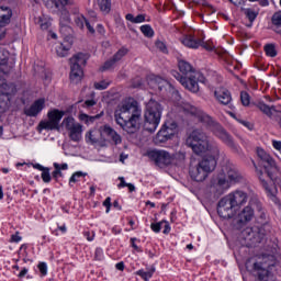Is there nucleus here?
Wrapping results in <instances>:
<instances>
[{
	"label": "nucleus",
	"instance_id": "f257e3e1",
	"mask_svg": "<svg viewBox=\"0 0 281 281\" xmlns=\"http://www.w3.org/2000/svg\"><path fill=\"white\" fill-rule=\"evenodd\" d=\"M186 145L193 150L194 155H203L206 153L199 164L209 171V175L216 170L218 157H221V149L216 143L210 140V136H207L203 130H193L188 135Z\"/></svg>",
	"mask_w": 281,
	"mask_h": 281
},
{
	"label": "nucleus",
	"instance_id": "f03ea898",
	"mask_svg": "<svg viewBox=\"0 0 281 281\" xmlns=\"http://www.w3.org/2000/svg\"><path fill=\"white\" fill-rule=\"evenodd\" d=\"M183 111L184 113H189L190 115L198 117L199 122L207 126V128H210V131H212V133H214V135L218 137L223 144L228 146V148H232L235 153H237V155H243V149L240 146L234 143L232 135H229V133H227V131H225L221 124L214 121L212 116L207 115V113L201 111V109L192 105L191 103H184Z\"/></svg>",
	"mask_w": 281,
	"mask_h": 281
},
{
	"label": "nucleus",
	"instance_id": "7ed1b4c3",
	"mask_svg": "<svg viewBox=\"0 0 281 281\" xmlns=\"http://www.w3.org/2000/svg\"><path fill=\"white\" fill-rule=\"evenodd\" d=\"M251 199V195L241 190H236L223 196L217 203V214L220 218L229 221L234 218L237 212Z\"/></svg>",
	"mask_w": 281,
	"mask_h": 281
},
{
	"label": "nucleus",
	"instance_id": "20e7f679",
	"mask_svg": "<svg viewBox=\"0 0 281 281\" xmlns=\"http://www.w3.org/2000/svg\"><path fill=\"white\" fill-rule=\"evenodd\" d=\"M177 70L172 71V76L180 81L184 89H188L192 93H199V82H203L205 77L193 69L192 65L186 60H179Z\"/></svg>",
	"mask_w": 281,
	"mask_h": 281
},
{
	"label": "nucleus",
	"instance_id": "39448f33",
	"mask_svg": "<svg viewBox=\"0 0 281 281\" xmlns=\"http://www.w3.org/2000/svg\"><path fill=\"white\" fill-rule=\"evenodd\" d=\"M278 265L281 267V256L276 258L274 255L262 252L257 257L252 268L254 271H257L259 281H276V277H273V272L271 271H273Z\"/></svg>",
	"mask_w": 281,
	"mask_h": 281
},
{
	"label": "nucleus",
	"instance_id": "423d86ee",
	"mask_svg": "<svg viewBox=\"0 0 281 281\" xmlns=\"http://www.w3.org/2000/svg\"><path fill=\"white\" fill-rule=\"evenodd\" d=\"M162 112L164 106H161V104L155 99H150L146 104L144 114V130L148 133H155V131H157V126H159V122H161Z\"/></svg>",
	"mask_w": 281,
	"mask_h": 281
},
{
	"label": "nucleus",
	"instance_id": "0eeeda50",
	"mask_svg": "<svg viewBox=\"0 0 281 281\" xmlns=\"http://www.w3.org/2000/svg\"><path fill=\"white\" fill-rule=\"evenodd\" d=\"M254 210L260 212L262 210V204L260 203V200H258V195L252 193L248 206H245L238 216L234 220L237 225V229H240L243 225H246V223H249L254 220Z\"/></svg>",
	"mask_w": 281,
	"mask_h": 281
},
{
	"label": "nucleus",
	"instance_id": "6e6552de",
	"mask_svg": "<svg viewBox=\"0 0 281 281\" xmlns=\"http://www.w3.org/2000/svg\"><path fill=\"white\" fill-rule=\"evenodd\" d=\"M70 81L74 85H78L82 80V76H85V71L82 67L87 65V60H89V54L87 53H77L70 59Z\"/></svg>",
	"mask_w": 281,
	"mask_h": 281
},
{
	"label": "nucleus",
	"instance_id": "1a4fd4ad",
	"mask_svg": "<svg viewBox=\"0 0 281 281\" xmlns=\"http://www.w3.org/2000/svg\"><path fill=\"white\" fill-rule=\"evenodd\" d=\"M114 117L123 120H128L131 117L142 119V108H139V103L135 100L125 102L122 106L115 110Z\"/></svg>",
	"mask_w": 281,
	"mask_h": 281
},
{
	"label": "nucleus",
	"instance_id": "9d476101",
	"mask_svg": "<svg viewBox=\"0 0 281 281\" xmlns=\"http://www.w3.org/2000/svg\"><path fill=\"white\" fill-rule=\"evenodd\" d=\"M47 121H41L37 131H60V120L65 117V111L58 109L50 110L47 113Z\"/></svg>",
	"mask_w": 281,
	"mask_h": 281
},
{
	"label": "nucleus",
	"instance_id": "9b49d317",
	"mask_svg": "<svg viewBox=\"0 0 281 281\" xmlns=\"http://www.w3.org/2000/svg\"><path fill=\"white\" fill-rule=\"evenodd\" d=\"M257 155L259 159H261V166H263L265 172L270 180V183H273V181L278 179V172H280L278 165H276V160H273L272 157L261 148L257 149Z\"/></svg>",
	"mask_w": 281,
	"mask_h": 281
},
{
	"label": "nucleus",
	"instance_id": "f8f14e48",
	"mask_svg": "<svg viewBox=\"0 0 281 281\" xmlns=\"http://www.w3.org/2000/svg\"><path fill=\"white\" fill-rule=\"evenodd\" d=\"M61 126L68 131V137L71 142H80L82 139V124L76 122L72 116L65 117Z\"/></svg>",
	"mask_w": 281,
	"mask_h": 281
},
{
	"label": "nucleus",
	"instance_id": "ddd939ff",
	"mask_svg": "<svg viewBox=\"0 0 281 281\" xmlns=\"http://www.w3.org/2000/svg\"><path fill=\"white\" fill-rule=\"evenodd\" d=\"M177 135V123L168 122L162 125L160 131L157 133L155 137L156 144H166L168 139H172Z\"/></svg>",
	"mask_w": 281,
	"mask_h": 281
},
{
	"label": "nucleus",
	"instance_id": "4468645a",
	"mask_svg": "<svg viewBox=\"0 0 281 281\" xmlns=\"http://www.w3.org/2000/svg\"><path fill=\"white\" fill-rule=\"evenodd\" d=\"M147 156L159 168H165V166H170V164H172V156L166 150L154 149L148 151Z\"/></svg>",
	"mask_w": 281,
	"mask_h": 281
},
{
	"label": "nucleus",
	"instance_id": "2eb2a0df",
	"mask_svg": "<svg viewBox=\"0 0 281 281\" xmlns=\"http://www.w3.org/2000/svg\"><path fill=\"white\" fill-rule=\"evenodd\" d=\"M87 144H91L92 146H100V148H106L109 145L106 144V139L102 137V130H90L86 134Z\"/></svg>",
	"mask_w": 281,
	"mask_h": 281
},
{
	"label": "nucleus",
	"instance_id": "dca6fc26",
	"mask_svg": "<svg viewBox=\"0 0 281 281\" xmlns=\"http://www.w3.org/2000/svg\"><path fill=\"white\" fill-rule=\"evenodd\" d=\"M136 116H133L131 119H115L116 124L123 128V131H126V133L133 134L137 133L139 131V122H142V119H135Z\"/></svg>",
	"mask_w": 281,
	"mask_h": 281
},
{
	"label": "nucleus",
	"instance_id": "f3484780",
	"mask_svg": "<svg viewBox=\"0 0 281 281\" xmlns=\"http://www.w3.org/2000/svg\"><path fill=\"white\" fill-rule=\"evenodd\" d=\"M212 188H214L215 192L221 196V194H225V192H227L228 188H232V184L225 173H220L214 179Z\"/></svg>",
	"mask_w": 281,
	"mask_h": 281
},
{
	"label": "nucleus",
	"instance_id": "a211bd4d",
	"mask_svg": "<svg viewBox=\"0 0 281 281\" xmlns=\"http://www.w3.org/2000/svg\"><path fill=\"white\" fill-rule=\"evenodd\" d=\"M189 175L193 181H205L210 177L209 171L205 168H202V165L199 162L196 166L191 167Z\"/></svg>",
	"mask_w": 281,
	"mask_h": 281
},
{
	"label": "nucleus",
	"instance_id": "6ab92c4d",
	"mask_svg": "<svg viewBox=\"0 0 281 281\" xmlns=\"http://www.w3.org/2000/svg\"><path fill=\"white\" fill-rule=\"evenodd\" d=\"M101 135L102 137H109L115 146L122 144V136H120V134H117L110 125L101 126Z\"/></svg>",
	"mask_w": 281,
	"mask_h": 281
},
{
	"label": "nucleus",
	"instance_id": "aec40b11",
	"mask_svg": "<svg viewBox=\"0 0 281 281\" xmlns=\"http://www.w3.org/2000/svg\"><path fill=\"white\" fill-rule=\"evenodd\" d=\"M225 176L231 186L232 183H243L245 181V177H243V173L236 167H227Z\"/></svg>",
	"mask_w": 281,
	"mask_h": 281
},
{
	"label": "nucleus",
	"instance_id": "412c9836",
	"mask_svg": "<svg viewBox=\"0 0 281 281\" xmlns=\"http://www.w3.org/2000/svg\"><path fill=\"white\" fill-rule=\"evenodd\" d=\"M45 109V100L38 99L36 100L30 108L24 109V113L27 117H36L41 111Z\"/></svg>",
	"mask_w": 281,
	"mask_h": 281
},
{
	"label": "nucleus",
	"instance_id": "4be33fe9",
	"mask_svg": "<svg viewBox=\"0 0 281 281\" xmlns=\"http://www.w3.org/2000/svg\"><path fill=\"white\" fill-rule=\"evenodd\" d=\"M244 240L251 243V245H258L260 243V237H258V232L255 227H247L241 232Z\"/></svg>",
	"mask_w": 281,
	"mask_h": 281
},
{
	"label": "nucleus",
	"instance_id": "5701e85b",
	"mask_svg": "<svg viewBox=\"0 0 281 281\" xmlns=\"http://www.w3.org/2000/svg\"><path fill=\"white\" fill-rule=\"evenodd\" d=\"M10 53L3 48H0V72L8 75L12 71V66L8 65Z\"/></svg>",
	"mask_w": 281,
	"mask_h": 281
},
{
	"label": "nucleus",
	"instance_id": "b1692460",
	"mask_svg": "<svg viewBox=\"0 0 281 281\" xmlns=\"http://www.w3.org/2000/svg\"><path fill=\"white\" fill-rule=\"evenodd\" d=\"M214 95L220 104L227 105L232 102V93L227 88H218L215 90Z\"/></svg>",
	"mask_w": 281,
	"mask_h": 281
},
{
	"label": "nucleus",
	"instance_id": "393cba45",
	"mask_svg": "<svg viewBox=\"0 0 281 281\" xmlns=\"http://www.w3.org/2000/svg\"><path fill=\"white\" fill-rule=\"evenodd\" d=\"M257 109H259V111H261V113H265V115H267L268 117H272L273 112L281 113V105L269 106V105H267V103H265L262 101H259L257 103Z\"/></svg>",
	"mask_w": 281,
	"mask_h": 281
},
{
	"label": "nucleus",
	"instance_id": "a878e982",
	"mask_svg": "<svg viewBox=\"0 0 281 281\" xmlns=\"http://www.w3.org/2000/svg\"><path fill=\"white\" fill-rule=\"evenodd\" d=\"M149 87L153 89H158L159 91H164V89L170 88V82L161 77H154L148 81Z\"/></svg>",
	"mask_w": 281,
	"mask_h": 281
},
{
	"label": "nucleus",
	"instance_id": "bb28decb",
	"mask_svg": "<svg viewBox=\"0 0 281 281\" xmlns=\"http://www.w3.org/2000/svg\"><path fill=\"white\" fill-rule=\"evenodd\" d=\"M10 21H12V9L10 7H0V27L10 25Z\"/></svg>",
	"mask_w": 281,
	"mask_h": 281
},
{
	"label": "nucleus",
	"instance_id": "cd10ccee",
	"mask_svg": "<svg viewBox=\"0 0 281 281\" xmlns=\"http://www.w3.org/2000/svg\"><path fill=\"white\" fill-rule=\"evenodd\" d=\"M12 93H14V88L12 91H7L0 93V113H5L7 109H10V98H12Z\"/></svg>",
	"mask_w": 281,
	"mask_h": 281
},
{
	"label": "nucleus",
	"instance_id": "c85d7f7f",
	"mask_svg": "<svg viewBox=\"0 0 281 281\" xmlns=\"http://www.w3.org/2000/svg\"><path fill=\"white\" fill-rule=\"evenodd\" d=\"M75 23H76L77 27H80V30H83L85 25H86V27L90 32V34H95V29L92 27L91 23H89V20L87 18H85L83 15H78L75 19Z\"/></svg>",
	"mask_w": 281,
	"mask_h": 281
},
{
	"label": "nucleus",
	"instance_id": "c756f323",
	"mask_svg": "<svg viewBox=\"0 0 281 281\" xmlns=\"http://www.w3.org/2000/svg\"><path fill=\"white\" fill-rule=\"evenodd\" d=\"M182 45L190 49H199L201 47V40H195L192 35H187L181 40Z\"/></svg>",
	"mask_w": 281,
	"mask_h": 281
},
{
	"label": "nucleus",
	"instance_id": "7c9ffc66",
	"mask_svg": "<svg viewBox=\"0 0 281 281\" xmlns=\"http://www.w3.org/2000/svg\"><path fill=\"white\" fill-rule=\"evenodd\" d=\"M44 4L48 9L56 8L57 10H60L65 8V5H69V0H43Z\"/></svg>",
	"mask_w": 281,
	"mask_h": 281
},
{
	"label": "nucleus",
	"instance_id": "2f4dec72",
	"mask_svg": "<svg viewBox=\"0 0 281 281\" xmlns=\"http://www.w3.org/2000/svg\"><path fill=\"white\" fill-rule=\"evenodd\" d=\"M155 271H157L155 266H150L146 267V270L140 269L136 271V276H139L144 281H148L150 278H153V276H155Z\"/></svg>",
	"mask_w": 281,
	"mask_h": 281
},
{
	"label": "nucleus",
	"instance_id": "473e14b6",
	"mask_svg": "<svg viewBox=\"0 0 281 281\" xmlns=\"http://www.w3.org/2000/svg\"><path fill=\"white\" fill-rule=\"evenodd\" d=\"M256 232L259 243H262L265 236L271 232V225H269V223H263L261 226H256Z\"/></svg>",
	"mask_w": 281,
	"mask_h": 281
},
{
	"label": "nucleus",
	"instance_id": "72a5a7b5",
	"mask_svg": "<svg viewBox=\"0 0 281 281\" xmlns=\"http://www.w3.org/2000/svg\"><path fill=\"white\" fill-rule=\"evenodd\" d=\"M272 25H273V30L277 34H280L281 36V11L279 12H276L273 15H272Z\"/></svg>",
	"mask_w": 281,
	"mask_h": 281
},
{
	"label": "nucleus",
	"instance_id": "f704fd0d",
	"mask_svg": "<svg viewBox=\"0 0 281 281\" xmlns=\"http://www.w3.org/2000/svg\"><path fill=\"white\" fill-rule=\"evenodd\" d=\"M102 117V114H97L94 116H89L88 114L81 113L79 114V120L81 122H85V124H93L95 120H100Z\"/></svg>",
	"mask_w": 281,
	"mask_h": 281
},
{
	"label": "nucleus",
	"instance_id": "c9c22d12",
	"mask_svg": "<svg viewBox=\"0 0 281 281\" xmlns=\"http://www.w3.org/2000/svg\"><path fill=\"white\" fill-rule=\"evenodd\" d=\"M37 25H40L41 30H49V27H52V20L45 15L40 16L37 19Z\"/></svg>",
	"mask_w": 281,
	"mask_h": 281
},
{
	"label": "nucleus",
	"instance_id": "e433bc0d",
	"mask_svg": "<svg viewBox=\"0 0 281 281\" xmlns=\"http://www.w3.org/2000/svg\"><path fill=\"white\" fill-rule=\"evenodd\" d=\"M98 5L103 14H109V12H111V0H98Z\"/></svg>",
	"mask_w": 281,
	"mask_h": 281
},
{
	"label": "nucleus",
	"instance_id": "4c0bfd02",
	"mask_svg": "<svg viewBox=\"0 0 281 281\" xmlns=\"http://www.w3.org/2000/svg\"><path fill=\"white\" fill-rule=\"evenodd\" d=\"M69 49H70L69 46H65L64 44H59L56 47V54H57V56H59V58H65L66 56L69 55Z\"/></svg>",
	"mask_w": 281,
	"mask_h": 281
},
{
	"label": "nucleus",
	"instance_id": "58836bf2",
	"mask_svg": "<svg viewBox=\"0 0 281 281\" xmlns=\"http://www.w3.org/2000/svg\"><path fill=\"white\" fill-rule=\"evenodd\" d=\"M241 11L247 16L248 21H250V23L256 21L258 16V12L254 11L252 9H245V8H241Z\"/></svg>",
	"mask_w": 281,
	"mask_h": 281
},
{
	"label": "nucleus",
	"instance_id": "ea45409f",
	"mask_svg": "<svg viewBox=\"0 0 281 281\" xmlns=\"http://www.w3.org/2000/svg\"><path fill=\"white\" fill-rule=\"evenodd\" d=\"M140 32L147 38H153V36H155V31H153V27L148 24H145V25L140 26Z\"/></svg>",
	"mask_w": 281,
	"mask_h": 281
},
{
	"label": "nucleus",
	"instance_id": "a19ab883",
	"mask_svg": "<svg viewBox=\"0 0 281 281\" xmlns=\"http://www.w3.org/2000/svg\"><path fill=\"white\" fill-rule=\"evenodd\" d=\"M265 52L267 56H270V58H276V56H278V52L276 50V45L273 44H267L265 46Z\"/></svg>",
	"mask_w": 281,
	"mask_h": 281
},
{
	"label": "nucleus",
	"instance_id": "79ce46f5",
	"mask_svg": "<svg viewBox=\"0 0 281 281\" xmlns=\"http://www.w3.org/2000/svg\"><path fill=\"white\" fill-rule=\"evenodd\" d=\"M128 54V49L127 48H121L119 49L115 55L113 56V59L119 63V60L121 58H124V56H126Z\"/></svg>",
	"mask_w": 281,
	"mask_h": 281
},
{
	"label": "nucleus",
	"instance_id": "37998d69",
	"mask_svg": "<svg viewBox=\"0 0 281 281\" xmlns=\"http://www.w3.org/2000/svg\"><path fill=\"white\" fill-rule=\"evenodd\" d=\"M81 177H87V173L82 172V171H77L75 172L70 179H69V183H78V179H80Z\"/></svg>",
	"mask_w": 281,
	"mask_h": 281
},
{
	"label": "nucleus",
	"instance_id": "c03bdc74",
	"mask_svg": "<svg viewBox=\"0 0 281 281\" xmlns=\"http://www.w3.org/2000/svg\"><path fill=\"white\" fill-rule=\"evenodd\" d=\"M240 100H241V104L244 106H249V103L251 102L249 93L241 91L240 93Z\"/></svg>",
	"mask_w": 281,
	"mask_h": 281
},
{
	"label": "nucleus",
	"instance_id": "a18cd8bd",
	"mask_svg": "<svg viewBox=\"0 0 281 281\" xmlns=\"http://www.w3.org/2000/svg\"><path fill=\"white\" fill-rule=\"evenodd\" d=\"M69 23V12H67V10H64L61 12V22L60 25H63L64 27H68L67 24Z\"/></svg>",
	"mask_w": 281,
	"mask_h": 281
},
{
	"label": "nucleus",
	"instance_id": "49530a36",
	"mask_svg": "<svg viewBox=\"0 0 281 281\" xmlns=\"http://www.w3.org/2000/svg\"><path fill=\"white\" fill-rule=\"evenodd\" d=\"M115 63H117L113 57L105 61L104 65L102 66V71H106V69H112V67L115 66Z\"/></svg>",
	"mask_w": 281,
	"mask_h": 281
},
{
	"label": "nucleus",
	"instance_id": "de8ad7c7",
	"mask_svg": "<svg viewBox=\"0 0 281 281\" xmlns=\"http://www.w3.org/2000/svg\"><path fill=\"white\" fill-rule=\"evenodd\" d=\"M109 88V82L105 80L100 81V82H94V89H98L99 91H104V89Z\"/></svg>",
	"mask_w": 281,
	"mask_h": 281
},
{
	"label": "nucleus",
	"instance_id": "09e8293b",
	"mask_svg": "<svg viewBox=\"0 0 281 281\" xmlns=\"http://www.w3.org/2000/svg\"><path fill=\"white\" fill-rule=\"evenodd\" d=\"M54 168L55 170L53 171V178L58 179V177H63V172L60 171V165L55 162Z\"/></svg>",
	"mask_w": 281,
	"mask_h": 281
},
{
	"label": "nucleus",
	"instance_id": "8fccbe9b",
	"mask_svg": "<svg viewBox=\"0 0 281 281\" xmlns=\"http://www.w3.org/2000/svg\"><path fill=\"white\" fill-rule=\"evenodd\" d=\"M42 179H43L44 183H49V181H52V176L49 175V168H46L42 172Z\"/></svg>",
	"mask_w": 281,
	"mask_h": 281
},
{
	"label": "nucleus",
	"instance_id": "3c124183",
	"mask_svg": "<svg viewBox=\"0 0 281 281\" xmlns=\"http://www.w3.org/2000/svg\"><path fill=\"white\" fill-rule=\"evenodd\" d=\"M94 260H104V251L102 250V248H95Z\"/></svg>",
	"mask_w": 281,
	"mask_h": 281
},
{
	"label": "nucleus",
	"instance_id": "603ef678",
	"mask_svg": "<svg viewBox=\"0 0 281 281\" xmlns=\"http://www.w3.org/2000/svg\"><path fill=\"white\" fill-rule=\"evenodd\" d=\"M37 269H40V272L42 276H47V263L46 262H40L37 265Z\"/></svg>",
	"mask_w": 281,
	"mask_h": 281
},
{
	"label": "nucleus",
	"instance_id": "864d4df0",
	"mask_svg": "<svg viewBox=\"0 0 281 281\" xmlns=\"http://www.w3.org/2000/svg\"><path fill=\"white\" fill-rule=\"evenodd\" d=\"M156 47H157V49H159L164 54H166V52H168V48L166 47V44L161 41L156 42Z\"/></svg>",
	"mask_w": 281,
	"mask_h": 281
},
{
	"label": "nucleus",
	"instance_id": "5fc2aeb1",
	"mask_svg": "<svg viewBox=\"0 0 281 281\" xmlns=\"http://www.w3.org/2000/svg\"><path fill=\"white\" fill-rule=\"evenodd\" d=\"M164 227V223L162 222H159V223H156V224H151V229L153 232H155L156 234L161 232V228Z\"/></svg>",
	"mask_w": 281,
	"mask_h": 281
},
{
	"label": "nucleus",
	"instance_id": "6e6d98bb",
	"mask_svg": "<svg viewBox=\"0 0 281 281\" xmlns=\"http://www.w3.org/2000/svg\"><path fill=\"white\" fill-rule=\"evenodd\" d=\"M104 207H106L105 212L109 214L111 212V198H106L103 202Z\"/></svg>",
	"mask_w": 281,
	"mask_h": 281
},
{
	"label": "nucleus",
	"instance_id": "4d7b16f0",
	"mask_svg": "<svg viewBox=\"0 0 281 281\" xmlns=\"http://www.w3.org/2000/svg\"><path fill=\"white\" fill-rule=\"evenodd\" d=\"M259 179L266 190H269V180H266L262 173H260Z\"/></svg>",
	"mask_w": 281,
	"mask_h": 281
},
{
	"label": "nucleus",
	"instance_id": "13d9d810",
	"mask_svg": "<svg viewBox=\"0 0 281 281\" xmlns=\"http://www.w3.org/2000/svg\"><path fill=\"white\" fill-rule=\"evenodd\" d=\"M146 21V15L138 14L136 18H134V23H144Z\"/></svg>",
	"mask_w": 281,
	"mask_h": 281
},
{
	"label": "nucleus",
	"instance_id": "bf43d9fd",
	"mask_svg": "<svg viewBox=\"0 0 281 281\" xmlns=\"http://www.w3.org/2000/svg\"><path fill=\"white\" fill-rule=\"evenodd\" d=\"M162 226H164V234H170V224H168V222L162 221Z\"/></svg>",
	"mask_w": 281,
	"mask_h": 281
},
{
	"label": "nucleus",
	"instance_id": "052dcab7",
	"mask_svg": "<svg viewBox=\"0 0 281 281\" xmlns=\"http://www.w3.org/2000/svg\"><path fill=\"white\" fill-rule=\"evenodd\" d=\"M200 47H203L204 49H206V52H212V49H214V47H212L210 44L204 43L203 41H201V45Z\"/></svg>",
	"mask_w": 281,
	"mask_h": 281
},
{
	"label": "nucleus",
	"instance_id": "680f3d73",
	"mask_svg": "<svg viewBox=\"0 0 281 281\" xmlns=\"http://www.w3.org/2000/svg\"><path fill=\"white\" fill-rule=\"evenodd\" d=\"M83 106H86L87 109H89L91 106H95V101L94 100H87V101H85Z\"/></svg>",
	"mask_w": 281,
	"mask_h": 281
},
{
	"label": "nucleus",
	"instance_id": "e2e57ef3",
	"mask_svg": "<svg viewBox=\"0 0 281 281\" xmlns=\"http://www.w3.org/2000/svg\"><path fill=\"white\" fill-rule=\"evenodd\" d=\"M198 4L202 5L203 8H210V10H212V8H213L212 4L207 3V1H205V0H200L198 2Z\"/></svg>",
	"mask_w": 281,
	"mask_h": 281
},
{
	"label": "nucleus",
	"instance_id": "0e129e2a",
	"mask_svg": "<svg viewBox=\"0 0 281 281\" xmlns=\"http://www.w3.org/2000/svg\"><path fill=\"white\" fill-rule=\"evenodd\" d=\"M119 180L121 181L117 188H126L128 183L124 180V177H120Z\"/></svg>",
	"mask_w": 281,
	"mask_h": 281
},
{
	"label": "nucleus",
	"instance_id": "69168bd1",
	"mask_svg": "<svg viewBox=\"0 0 281 281\" xmlns=\"http://www.w3.org/2000/svg\"><path fill=\"white\" fill-rule=\"evenodd\" d=\"M83 236L87 237V240L91 241V240H93V237L95 236V234L94 233H90V232H85Z\"/></svg>",
	"mask_w": 281,
	"mask_h": 281
},
{
	"label": "nucleus",
	"instance_id": "338daca9",
	"mask_svg": "<svg viewBox=\"0 0 281 281\" xmlns=\"http://www.w3.org/2000/svg\"><path fill=\"white\" fill-rule=\"evenodd\" d=\"M20 240H21V236L19 235V233L11 236V243H20Z\"/></svg>",
	"mask_w": 281,
	"mask_h": 281
},
{
	"label": "nucleus",
	"instance_id": "774afa93",
	"mask_svg": "<svg viewBox=\"0 0 281 281\" xmlns=\"http://www.w3.org/2000/svg\"><path fill=\"white\" fill-rule=\"evenodd\" d=\"M115 269H117V271H124V261L117 262Z\"/></svg>",
	"mask_w": 281,
	"mask_h": 281
}]
</instances>
